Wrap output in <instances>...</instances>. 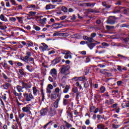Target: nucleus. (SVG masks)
Wrapping results in <instances>:
<instances>
[{"instance_id":"obj_1","label":"nucleus","mask_w":129,"mask_h":129,"mask_svg":"<svg viewBox=\"0 0 129 129\" xmlns=\"http://www.w3.org/2000/svg\"><path fill=\"white\" fill-rule=\"evenodd\" d=\"M26 55L23 57H21V59L25 62V63H30V64H34V58L31 57L32 52L30 51H26Z\"/></svg>"},{"instance_id":"obj_2","label":"nucleus","mask_w":129,"mask_h":129,"mask_svg":"<svg viewBox=\"0 0 129 129\" xmlns=\"http://www.w3.org/2000/svg\"><path fill=\"white\" fill-rule=\"evenodd\" d=\"M23 96L24 97V98L27 102L31 101L32 99H34V96H33V94H32V93H24L23 94Z\"/></svg>"},{"instance_id":"obj_3","label":"nucleus","mask_w":129,"mask_h":129,"mask_svg":"<svg viewBox=\"0 0 129 129\" xmlns=\"http://www.w3.org/2000/svg\"><path fill=\"white\" fill-rule=\"evenodd\" d=\"M62 54L64 55V57L65 59H72V53L70 51L64 50L62 52Z\"/></svg>"},{"instance_id":"obj_4","label":"nucleus","mask_w":129,"mask_h":129,"mask_svg":"<svg viewBox=\"0 0 129 129\" xmlns=\"http://www.w3.org/2000/svg\"><path fill=\"white\" fill-rule=\"evenodd\" d=\"M68 36H69L68 33H60L59 31H55L53 34V37H68Z\"/></svg>"},{"instance_id":"obj_5","label":"nucleus","mask_w":129,"mask_h":129,"mask_svg":"<svg viewBox=\"0 0 129 129\" xmlns=\"http://www.w3.org/2000/svg\"><path fill=\"white\" fill-rule=\"evenodd\" d=\"M32 106V105H31V104H28L27 105H26L25 107H23L22 108V111H23V112H26L28 113H31V107Z\"/></svg>"},{"instance_id":"obj_6","label":"nucleus","mask_w":129,"mask_h":129,"mask_svg":"<svg viewBox=\"0 0 129 129\" xmlns=\"http://www.w3.org/2000/svg\"><path fill=\"white\" fill-rule=\"evenodd\" d=\"M32 92L34 96H37L38 94H39L40 90H39V88H38L37 87L34 86L32 87Z\"/></svg>"},{"instance_id":"obj_7","label":"nucleus","mask_w":129,"mask_h":129,"mask_svg":"<svg viewBox=\"0 0 129 129\" xmlns=\"http://www.w3.org/2000/svg\"><path fill=\"white\" fill-rule=\"evenodd\" d=\"M49 74L51 75L52 77H54V78H56V77H57V71L55 69H52L50 70Z\"/></svg>"},{"instance_id":"obj_8","label":"nucleus","mask_w":129,"mask_h":129,"mask_svg":"<svg viewBox=\"0 0 129 129\" xmlns=\"http://www.w3.org/2000/svg\"><path fill=\"white\" fill-rule=\"evenodd\" d=\"M56 114V109L53 107L50 108L49 111V115L50 116H54Z\"/></svg>"},{"instance_id":"obj_9","label":"nucleus","mask_w":129,"mask_h":129,"mask_svg":"<svg viewBox=\"0 0 129 129\" xmlns=\"http://www.w3.org/2000/svg\"><path fill=\"white\" fill-rule=\"evenodd\" d=\"M48 111H49V108L48 107L42 109L40 110V114L41 115H46V113H48Z\"/></svg>"},{"instance_id":"obj_10","label":"nucleus","mask_w":129,"mask_h":129,"mask_svg":"<svg viewBox=\"0 0 129 129\" xmlns=\"http://www.w3.org/2000/svg\"><path fill=\"white\" fill-rule=\"evenodd\" d=\"M83 38L84 40H85V41H88L89 43H92L94 42V39H93V38L92 37H88L87 36H84Z\"/></svg>"},{"instance_id":"obj_11","label":"nucleus","mask_w":129,"mask_h":129,"mask_svg":"<svg viewBox=\"0 0 129 129\" xmlns=\"http://www.w3.org/2000/svg\"><path fill=\"white\" fill-rule=\"evenodd\" d=\"M106 22L108 24L113 25V24H115V19L112 17H110L108 19Z\"/></svg>"},{"instance_id":"obj_12","label":"nucleus","mask_w":129,"mask_h":129,"mask_svg":"<svg viewBox=\"0 0 129 129\" xmlns=\"http://www.w3.org/2000/svg\"><path fill=\"white\" fill-rule=\"evenodd\" d=\"M60 98L58 97L53 104V106H51L50 107H53L54 109H56L58 107V104H59V101H60Z\"/></svg>"},{"instance_id":"obj_13","label":"nucleus","mask_w":129,"mask_h":129,"mask_svg":"<svg viewBox=\"0 0 129 129\" xmlns=\"http://www.w3.org/2000/svg\"><path fill=\"white\" fill-rule=\"evenodd\" d=\"M20 83H21L23 88H26V89H28V88H31V86H29L27 83L24 81L21 82Z\"/></svg>"},{"instance_id":"obj_14","label":"nucleus","mask_w":129,"mask_h":129,"mask_svg":"<svg viewBox=\"0 0 129 129\" xmlns=\"http://www.w3.org/2000/svg\"><path fill=\"white\" fill-rule=\"evenodd\" d=\"M51 89H53V86L51 84H48L46 88V93L50 94Z\"/></svg>"},{"instance_id":"obj_15","label":"nucleus","mask_w":129,"mask_h":129,"mask_svg":"<svg viewBox=\"0 0 129 129\" xmlns=\"http://www.w3.org/2000/svg\"><path fill=\"white\" fill-rule=\"evenodd\" d=\"M54 93H55V94H56L57 97H60L61 96V94H60V88H59L58 87L56 88L55 89Z\"/></svg>"},{"instance_id":"obj_16","label":"nucleus","mask_w":129,"mask_h":129,"mask_svg":"<svg viewBox=\"0 0 129 129\" xmlns=\"http://www.w3.org/2000/svg\"><path fill=\"white\" fill-rule=\"evenodd\" d=\"M70 85H66V87L64 88V89L63 90V92L64 93H68L69 92V89H70Z\"/></svg>"},{"instance_id":"obj_17","label":"nucleus","mask_w":129,"mask_h":129,"mask_svg":"<svg viewBox=\"0 0 129 129\" xmlns=\"http://www.w3.org/2000/svg\"><path fill=\"white\" fill-rule=\"evenodd\" d=\"M2 86L4 88V89L8 90V89H9V88L10 87L11 84L8 83H6Z\"/></svg>"},{"instance_id":"obj_18","label":"nucleus","mask_w":129,"mask_h":129,"mask_svg":"<svg viewBox=\"0 0 129 129\" xmlns=\"http://www.w3.org/2000/svg\"><path fill=\"white\" fill-rule=\"evenodd\" d=\"M121 105L123 108H126V107H129V101L124 102L123 103H122Z\"/></svg>"},{"instance_id":"obj_19","label":"nucleus","mask_w":129,"mask_h":129,"mask_svg":"<svg viewBox=\"0 0 129 129\" xmlns=\"http://www.w3.org/2000/svg\"><path fill=\"white\" fill-rule=\"evenodd\" d=\"M60 24L59 23H55L53 25H51V27H52V28H53V29H59L60 28H61V26H60Z\"/></svg>"},{"instance_id":"obj_20","label":"nucleus","mask_w":129,"mask_h":129,"mask_svg":"<svg viewBox=\"0 0 129 129\" xmlns=\"http://www.w3.org/2000/svg\"><path fill=\"white\" fill-rule=\"evenodd\" d=\"M0 19L3 22H8V19H7L6 17H5V15H4V14H1L0 15Z\"/></svg>"},{"instance_id":"obj_21","label":"nucleus","mask_w":129,"mask_h":129,"mask_svg":"<svg viewBox=\"0 0 129 129\" xmlns=\"http://www.w3.org/2000/svg\"><path fill=\"white\" fill-rule=\"evenodd\" d=\"M85 5L87 7H91V8H93L95 6V3H85Z\"/></svg>"},{"instance_id":"obj_22","label":"nucleus","mask_w":129,"mask_h":129,"mask_svg":"<svg viewBox=\"0 0 129 129\" xmlns=\"http://www.w3.org/2000/svg\"><path fill=\"white\" fill-rule=\"evenodd\" d=\"M17 90H18V92H24V91H23V89H24L23 88H22V86L20 85H18L16 87Z\"/></svg>"},{"instance_id":"obj_23","label":"nucleus","mask_w":129,"mask_h":129,"mask_svg":"<svg viewBox=\"0 0 129 129\" xmlns=\"http://www.w3.org/2000/svg\"><path fill=\"white\" fill-rule=\"evenodd\" d=\"M114 100L113 99H111L110 100H107L105 101V103L106 104H112L113 103Z\"/></svg>"},{"instance_id":"obj_24","label":"nucleus","mask_w":129,"mask_h":129,"mask_svg":"<svg viewBox=\"0 0 129 129\" xmlns=\"http://www.w3.org/2000/svg\"><path fill=\"white\" fill-rule=\"evenodd\" d=\"M16 19L18 20V22H19L20 24H23V19H24V17L17 16Z\"/></svg>"},{"instance_id":"obj_25","label":"nucleus","mask_w":129,"mask_h":129,"mask_svg":"<svg viewBox=\"0 0 129 129\" xmlns=\"http://www.w3.org/2000/svg\"><path fill=\"white\" fill-rule=\"evenodd\" d=\"M105 126L102 123H100L97 125V128L98 129H104Z\"/></svg>"},{"instance_id":"obj_26","label":"nucleus","mask_w":129,"mask_h":129,"mask_svg":"<svg viewBox=\"0 0 129 129\" xmlns=\"http://www.w3.org/2000/svg\"><path fill=\"white\" fill-rule=\"evenodd\" d=\"M42 46L43 47V51H48V50H49L48 46V45H47V44H46L45 43H42Z\"/></svg>"},{"instance_id":"obj_27","label":"nucleus","mask_w":129,"mask_h":129,"mask_svg":"<svg viewBox=\"0 0 129 129\" xmlns=\"http://www.w3.org/2000/svg\"><path fill=\"white\" fill-rule=\"evenodd\" d=\"M46 21H47V18H44L39 20V23L40 24H46Z\"/></svg>"},{"instance_id":"obj_28","label":"nucleus","mask_w":129,"mask_h":129,"mask_svg":"<svg viewBox=\"0 0 129 129\" xmlns=\"http://www.w3.org/2000/svg\"><path fill=\"white\" fill-rule=\"evenodd\" d=\"M106 90V89L105 88V87L104 86H101L100 88V91L101 93H104V92H105Z\"/></svg>"},{"instance_id":"obj_29","label":"nucleus","mask_w":129,"mask_h":129,"mask_svg":"<svg viewBox=\"0 0 129 129\" xmlns=\"http://www.w3.org/2000/svg\"><path fill=\"white\" fill-rule=\"evenodd\" d=\"M64 123H65V125L66 126V127H67V128H70V127H72V125L69 123H68V122L64 121Z\"/></svg>"},{"instance_id":"obj_30","label":"nucleus","mask_w":129,"mask_h":129,"mask_svg":"<svg viewBox=\"0 0 129 129\" xmlns=\"http://www.w3.org/2000/svg\"><path fill=\"white\" fill-rule=\"evenodd\" d=\"M88 47L91 49V50H92L93 48H94L95 44L94 43H90L87 44Z\"/></svg>"},{"instance_id":"obj_31","label":"nucleus","mask_w":129,"mask_h":129,"mask_svg":"<svg viewBox=\"0 0 129 129\" xmlns=\"http://www.w3.org/2000/svg\"><path fill=\"white\" fill-rule=\"evenodd\" d=\"M26 69L28 70L29 72H33V68L32 66L29 65L26 66Z\"/></svg>"},{"instance_id":"obj_32","label":"nucleus","mask_w":129,"mask_h":129,"mask_svg":"<svg viewBox=\"0 0 129 129\" xmlns=\"http://www.w3.org/2000/svg\"><path fill=\"white\" fill-rule=\"evenodd\" d=\"M66 69H67V67H64V66L62 67L61 70L60 71L61 73H62V74H64V73L66 72Z\"/></svg>"},{"instance_id":"obj_33","label":"nucleus","mask_w":129,"mask_h":129,"mask_svg":"<svg viewBox=\"0 0 129 129\" xmlns=\"http://www.w3.org/2000/svg\"><path fill=\"white\" fill-rule=\"evenodd\" d=\"M84 88H88L89 87V83H88V81L84 82Z\"/></svg>"},{"instance_id":"obj_34","label":"nucleus","mask_w":129,"mask_h":129,"mask_svg":"<svg viewBox=\"0 0 129 129\" xmlns=\"http://www.w3.org/2000/svg\"><path fill=\"white\" fill-rule=\"evenodd\" d=\"M66 85H66L65 83H61L59 84V87H60V88L64 89V88L66 87Z\"/></svg>"},{"instance_id":"obj_35","label":"nucleus","mask_w":129,"mask_h":129,"mask_svg":"<svg viewBox=\"0 0 129 129\" xmlns=\"http://www.w3.org/2000/svg\"><path fill=\"white\" fill-rule=\"evenodd\" d=\"M121 11H122L123 13V14H124V15H127V14H128V11H127V9H125L124 8H122L121 9Z\"/></svg>"},{"instance_id":"obj_36","label":"nucleus","mask_w":129,"mask_h":129,"mask_svg":"<svg viewBox=\"0 0 129 129\" xmlns=\"http://www.w3.org/2000/svg\"><path fill=\"white\" fill-rule=\"evenodd\" d=\"M72 91L74 92V93H77L78 92V88L77 87H75L72 88Z\"/></svg>"},{"instance_id":"obj_37","label":"nucleus","mask_w":129,"mask_h":129,"mask_svg":"<svg viewBox=\"0 0 129 129\" xmlns=\"http://www.w3.org/2000/svg\"><path fill=\"white\" fill-rule=\"evenodd\" d=\"M28 8L29 9H32V10H36V9H37V7L35 5H30L29 6Z\"/></svg>"},{"instance_id":"obj_38","label":"nucleus","mask_w":129,"mask_h":129,"mask_svg":"<svg viewBox=\"0 0 129 129\" xmlns=\"http://www.w3.org/2000/svg\"><path fill=\"white\" fill-rule=\"evenodd\" d=\"M68 101H69V99H63V105H67V104H68Z\"/></svg>"},{"instance_id":"obj_39","label":"nucleus","mask_w":129,"mask_h":129,"mask_svg":"<svg viewBox=\"0 0 129 129\" xmlns=\"http://www.w3.org/2000/svg\"><path fill=\"white\" fill-rule=\"evenodd\" d=\"M76 85L77 87H79L80 90H81V89H82V86L81 85V84H80V83H79V82H77L76 83Z\"/></svg>"},{"instance_id":"obj_40","label":"nucleus","mask_w":129,"mask_h":129,"mask_svg":"<svg viewBox=\"0 0 129 129\" xmlns=\"http://www.w3.org/2000/svg\"><path fill=\"white\" fill-rule=\"evenodd\" d=\"M51 98V99H56V98H57V94H55V93H54V94H52Z\"/></svg>"},{"instance_id":"obj_41","label":"nucleus","mask_w":129,"mask_h":129,"mask_svg":"<svg viewBox=\"0 0 129 129\" xmlns=\"http://www.w3.org/2000/svg\"><path fill=\"white\" fill-rule=\"evenodd\" d=\"M79 81H84L85 80V77H80L78 78Z\"/></svg>"},{"instance_id":"obj_42","label":"nucleus","mask_w":129,"mask_h":129,"mask_svg":"<svg viewBox=\"0 0 129 129\" xmlns=\"http://www.w3.org/2000/svg\"><path fill=\"white\" fill-rule=\"evenodd\" d=\"M61 11H62V12H64V13H67V12H68V9H67L66 7L63 6L61 8Z\"/></svg>"},{"instance_id":"obj_43","label":"nucleus","mask_w":129,"mask_h":129,"mask_svg":"<svg viewBox=\"0 0 129 129\" xmlns=\"http://www.w3.org/2000/svg\"><path fill=\"white\" fill-rule=\"evenodd\" d=\"M67 114H68V117H69L70 118H73V117L72 116V113H71V112L68 111Z\"/></svg>"},{"instance_id":"obj_44","label":"nucleus","mask_w":129,"mask_h":129,"mask_svg":"<svg viewBox=\"0 0 129 129\" xmlns=\"http://www.w3.org/2000/svg\"><path fill=\"white\" fill-rule=\"evenodd\" d=\"M36 14H37V12H30L29 14L31 17H34V16H36Z\"/></svg>"},{"instance_id":"obj_45","label":"nucleus","mask_w":129,"mask_h":129,"mask_svg":"<svg viewBox=\"0 0 129 129\" xmlns=\"http://www.w3.org/2000/svg\"><path fill=\"white\" fill-rule=\"evenodd\" d=\"M10 2L12 3V5L13 6H18V4H17V3H16V1H15V0H10Z\"/></svg>"},{"instance_id":"obj_46","label":"nucleus","mask_w":129,"mask_h":129,"mask_svg":"<svg viewBox=\"0 0 129 129\" xmlns=\"http://www.w3.org/2000/svg\"><path fill=\"white\" fill-rule=\"evenodd\" d=\"M112 127L113 128H118L119 127V125H116L115 123L112 124Z\"/></svg>"},{"instance_id":"obj_47","label":"nucleus","mask_w":129,"mask_h":129,"mask_svg":"<svg viewBox=\"0 0 129 129\" xmlns=\"http://www.w3.org/2000/svg\"><path fill=\"white\" fill-rule=\"evenodd\" d=\"M106 28L107 30H111V29L114 28V26H110L106 25Z\"/></svg>"},{"instance_id":"obj_48","label":"nucleus","mask_w":129,"mask_h":129,"mask_svg":"<svg viewBox=\"0 0 129 129\" xmlns=\"http://www.w3.org/2000/svg\"><path fill=\"white\" fill-rule=\"evenodd\" d=\"M9 21H11V22H16V21H17V19L15 17H10L9 18Z\"/></svg>"},{"instance_id":"obj_49","label":"nucleus","mask_w":129,"mask_h":129,"mask_svg":"<svg viewBox=\"0 0 129 129\" xmlns=\"http://www.w3.org/2000/svg\"><path fill=\"white\" fill-rule=\"evenodd\" d=\"M71 21H75L76 20V16L75 15H73V17L70 16Z\"/></svg>"},{"instance_id":"obj_50","label":"nucleus","mask_w":129,"mask_h":129,"mask_svg":"<svg viewBox=\"0 0 129 129\" xmlns=\"http://www.w3.org/2000/svg\"><path fill=\"white\" fill-rule=\"evenodd\" d=\"M34 29H35L36 31H40V30H41V28L37 26H34Z\"/></svg>"},{"instance_id":"obj_51","label":"nucleus","mask_w":129,"mask_h":129,"mask_svg":"<svg viewBox=\"0 0 129 129\" xmlns=\"http://www.w3.org/2000/svg\"><path fill=\"white\" fill-rule=\"evenodd\" d=\"M101 45L105 46V47H108V46H109V44H108V43H107L106 42H102L101 43Z\"/></svg>"},{"instance_id":"obj_52","label":"nucleus","mask_w":129,"mask_h":129,"mask_svg":"<svg viewBox=\"0 0 129 129\" xmlns=\"http://www.w3.org/2000/svg\"><path fill=\"white\" fill-rule=\"evenodd\" d=\"M45 9L51 10V4L47 5L45 7Z\"/></svg>"},{"instance_id":"obj_53","label":"nucleus","mask_w":129,"mask_h":129,"mask_svg":"<svg viewBox=\"0 0 129 129\" xmlns=\"http://www.w3.org/2000/svg\"><path fill=\"white\" fill-rule=\"evenodd\" d=\"M6 6L7 8H11V3L9 2H7L6 3Z\"/></svg>"},{"instance_id":"obj_54","label":"nucleus","mask_w":129,"mask_h":129,"mask_svg":"<svg viewBox=\"0 0 129 129\" xmlns=\"http://www.w3.org/2000/svg\"><path fill=\"white\" fill-rule=\"evenodd\" d=\"M24 116H25V114L24 113L19 114V117L20 119H22Z\"/></svg>"},{"instance_id":"obj_55","label":"nucleus","mask_w":129,"mask_h":129,"mask_svg":"<svg viewBox=\"0 0 129 129\" xmlns=\"http://www.w3.org/2000/svg\"><path fill=\"white\" fill-rule=\"evenodd\" d=\"M16 8H17V10L19 11V10H23V7H22V5H17L16 6Z\"/></svg>"},{"instance_id":"obj_56","label":"nucleus","mask_w":129,"mask_h":129,"mask_svg":"<svg viewBox=\"0 0 129 129\" xmlns=\"http://www.w3.org/2000/svg\"><path fill=\"white\" fill-rule=\"evenodd\" d=\"M69 74H67V75H64L62 78V79H63V80H65V79H67V78H68V77H69L68 76Z\"/></svg>"},{"instance_id":"obj_57","label":"nucleus","mask_w":129,"mask_h":129,"mask_svg":"<svg viewBox=\"0 0 129 129\" xmlns=\"http://www.w3.org/2000/svg\"><path fill=\"white\" fill-rule=\"evenodd\" d=\"M52 122V121H50L49 122H48L47 123H46L44 126H43V128H47V127L48 126V125H49L50 124V123H51Z\"/></svg>"},{"instance_id":"obj_58","label":"nucleus","mask_w":129,"mask_h":129,"mask_svg":"<svg viewBox=\"0 0 129 129\" xmlns=\"http://www.w3.org/2000/svg\"><path fill=\"white\" fill-rule=\"evenodd\" d=\"M3 77L4 78V79H9V78H8V76L6 75L4 73H2Z\"/></svg>"},{"instance_id":"obj_59","label":"nucleus","mask_w":129,"mask_h":129,"mask_svg":"<svg viewBox=\"0 0 129 129\" xmlns=\"http://www.w3.org/2000/svg\"><path fill=\"white\" fill-rule=\"evenodd\" d=\"M8 63L10 64L11 66H14V61L13 60H9Z\"/></svg>"},{"instance_id":"obj_60","label":"nucleus","mask_w":129,"mask_h":129,"mask_svg":"<svg viewBox=\"0 0 129 129\" xmlns=\"http://www.w3.org/2000/svg\"><path fill=\"white\" fill-rule=\"evenodd\" d=\"M90 123V121L89 120V119H87L86 121H85V124H86V125H89Z\"/></svg>"},{"instance_id":"obj_61","label":"nucleus","mask_w":129,"mask_h":129,"mask_svg":"<svg viewBox=\"0 0 129 129\" xmlns=\"http://www.w3.org/2000/svg\"><path fill=\"white\" fill-rule=\"evenodd\" d=\"M94 109H95V107H94V106H92L90 108V111H91V112H92V111H93Z\"/></svg>"},{"instance_id":"obj_62","label":"nucleus","mask_w":129,"mask_h":129,"mask_svg":"<svg viewBox=\"0 0 129 129\" xmlns=\"http://www.w3.org/2000/svg\"><path fill=\"white\" fill-rule=\"evenodd\" d=\"M103 96H106V97L108 98L109 97V95H108V92H106L103 94Z\"/></svg>"},{"instance_id":"obj_63","label":"nucleus","mask_w":129,"mask_h":129,"mask_svg":"<svg viewBox=\"0 0 129 129\" xmlns=\"http://www.w3.org/2000/svg\"><path fill=\"white\" fill-rule=\"evenodd\" d=\"M117 84L118 86H119V85H121V84H122V82L121 81H117Z\"/></svg>"},{"instance_id":"obj_64","label":"nucleus","mask_w":129,"mask_h":129,"mask_svg":"<svg viewBox=\"0 0 129 129\" xmlns=\"http://www.w3.org/2000/svg\"><path fill=\"white\" fill-rule=\"evenodd\" d=\"M124 41L125 44H127V43H129V38H125L124 39Z\"/></svg>"}]
</instances>
